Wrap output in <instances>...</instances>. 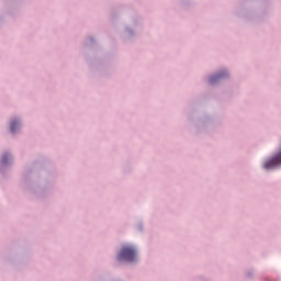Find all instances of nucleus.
Returning a JSON list of instances; mask_svg holds the SVG:
<instances>
[{"label": "nucleus", "instance_id": "f257e3e1", "mask_svg": "<svg viewBox=\"0 0 281 281\" xmlns=\"http://www.w3.org/2000/svg\"><path fill=\"white\" fill-rule=\"evenodd\" d=\"M135 248L130 246H124L117 257V260H125L126 262H133L135 260Z\"/></svg>", "mask_w": 281, "mask_h": 281}, {"label": "nucleus", "instance_id": "f03ea898", "mask_svg": "<svg viewBox=\"0 0 281 281\" xmlns=\"http://www.w3.org/2000/svg\"><path fill=\"white\" fill-rule=\"evenodd\" d=\"M221 78H223V74H218V75H216L214 77H211L210 78L211 85H214L217 80H221Z\"/></svg>", "mask_w": 281, "mask_h": 281}, {"label": "nucleus", "instance_id": "7ed1b4c3", "mask_svg": "<svg viewBox=\"0 0 281 281\" xmlns=\"http://www.w3.org/2000/svg\"><path fill=\"white\" fill-rule=\"evenodd\" d=\"M18 126H19V122L13 121V122L11 123V126H10L11 133H15Z\"/></svg>", "mask_w": 281, "mask_h": 281}, {"label": "nucleus", "instance_id": "20e7f679", "mask_svg": "<svg viewBox=\"0 0 281 281\" xmlns=\"http://www.w3.org/2000/svg\"><path fill=\"white\" fill-rule=\"evenodd\" d=\"M2 161H3V164H7L5 156L3 157Z\"/></svg>", "mask_w": 281, "mask_h": 281}]
</instances>
